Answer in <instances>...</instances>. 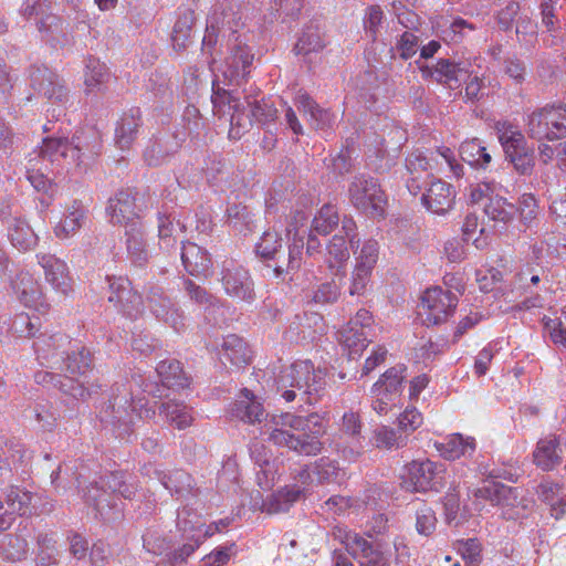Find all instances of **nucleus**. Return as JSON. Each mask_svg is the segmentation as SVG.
I'll use <instances>...</instances> for the list:
<instances>
[{
	"label": "nucleus",
	"mask_w": 566,
	"mask_h": 566,
	"mask_svg": "<svg viewBox=\"0 0 566 566\" xmlns=\"http://www.w3.org/2000/svg\"><path fill=\"white\" fill-rule=\"evenodd\" d=\"M348 239L346 234H335L327 244L326 262L334 274L338 275L349 259Z\"/></svg>",
	"instance_id": "obj_44"
},
{
	"label": "nucleus",
	"mask_w": 566,
	"mask_h": 566,
	"mask_svg": "<svg viewBox=\"0 0 566 566\" xmlns=\"http://www.w3.org/2000/svg\"><path fill=\"white\" fill-rule=\"evenodd\" d=\"M62 365H64V370L70 374L85 375L93 368V356L85 347L72 349L66 353Z\"/></svg>",
	"instance_id": "obj_49"
},
{
	"label": "nucleus",
	"mask_w": 566,
	"mask_h": 566,
	"mask_svg": "<svg viewBox=\"0 0 566 566\" xmlns=\"http://www.w3.org/2000/svg\"><path fill=\"white\" fill-rule=\"evenodd\" d=\"M186 515H190V510L185 506L178 512L177 525L182 531L187 542L168 555L167 562L169 566H181L185 564L188 557L195 553L206 538L213 534L210 527L203 530V524H200L199 521L191 524V522L186 518Z\"/></svg>",
	"instance_id": "obj_13"
},
{
	"label": "nucleus",
	"mask_w": 566,
	"mask_h": 566,
	"mask_svg": "<svg viewBox=\"0 0 566 566\" xmlns=\"http://www.w3.org/2000/svg\"><path fill=\"white\" fill-rule=\"evenodd\" d=\"M353 207L369 218H384L387 198L378 180L367 174L354 176L348 186Z\"/></svg>",
	"instance_id": "obj_5"
},
{
	"label": "nucleus",
	"mask_w": 566,
	"mask_h": 566,
	"mask_svg": "<svg viewBox=\"0 0 566 566\" xmlns=\"http://www.w3.org/2000/svg\"><path fill=\"white\" fill-rule=\"evenodd\" d=\"M126 248L130 261L138 266L147 262V251L145 249L144 232L142 223H132L126 228Z\"/></svg>",
	"instance_id": "obj_42"
},
{
	"label": "nucleus",
	"mask_w": 566,
	"mask_h": 566,
	"mask_svg": "<svg viewBox=\"0 0 566 566\" xmlns=\"http://www.w3.org/2000/svg\"><path fill=\"white\" fill-rule=\"evenodd\" d=\"M83 497L85 502L94 506L101 515L104 514L105 510H111L113 506L111 494L101 481L91 483L84 491Z\"/></svg>",
	"instance_id": "obj_56"
},
{
	"label": "nucleus",
	"mask_w": 566,
	"mask_h": 566,
	"mask_svg": "<svg viewBox=\"0 0 566 566\" xmlns=\"http://www.w3.org/2000/svg\"><path fill=\"white\" fill-rule=\"evenodd\" d=\"M436 448L444 459L455 460L462 455L472 454L475 450V440L454 433L448 436L443 442L436 443Z\"/></svg>",
	"instance_id": "obj_40"
},
{
	"label": "nucleus",
	"mask_w": 566,
	"mask_h": 566,
	"mask_svg": "<svg viewBox=\"0 0 566 566\" xmlns=\"http://www.w3.org/2000/svg\"><path fill=\"white\" fill-rule=\"evenodd\" d=\"M221 283L229 296L251 303L255 298L254 282L242 265L234 260H227L222 264Z\"/></svg>",
	"instance_id": "obj_15"
},
{
	"label": "nucleus",
	"mask_w": 566,
	"mask_h": 566,
	"mask_svg": "<svg viewBox=\"0 0 566 566\" xmlns=\"http://www.w3.org/2000/svg\"><path fill=\"white\" fill-rule=\"evenodd\" d=\"M431 159L427 158L420 151H413L406 158V168L410 176L421 177L426 175L431 177L430 170L432 169Z\"/></svg>",
	"instance_id": "obj_63"
},
{
	"label": "nucleus",
	"mask_w": 566,
	"mask_h": 566,
	"mask_svg": "<svg viewBox=\"0 0 566 566\" xmlns=\"http://www.w3.org/2000/svg\"><path fill=\"white\" fill-rule=\"evenodd\" d=\"M8 238L12 245L20 251H29L38 243V237L32 228L19 216L9 220Z\"/></svg>",
	"instance_id": "obj_38"
},
{
	"label": "nucleus",
	"mask_w": 566,
	"mask_h": 566,
	"mask_svg": "<svg viewBox=\"0 0 566 566\" xmlns=\"http://www.w3.org/2000/svg\"><path fill=\"white\" fill-rule=\"evenodd\" d=\"M436 512L428 505L422 504L416 511V530L420 535L430 536L437 527Z\"/></svg>",
	"instance_id": "obj_59"
},
{
	"label": "nucleus",
	"mask_w": 566,
	"mask_h": 566,
	"mask_svg": "<svg viewBox=\"0 0 566 566\" xmlns=\"http://www.w3.org/2000/svg\"><path fill=\"white\" fill-rule=\"evenodd\" d=\"M130 411L122 403V399L114 397L108 405L99 412L101 421L111 426L118 437L125 438L133 431V413L140 419H153L156 415L155 406L138 399L129 405Z\"/></svg>",
	"instance_id": "obj_9"
},
{
	"label": "nucleus",
	"mask_w": 566,
	"mask_h": 566,
	"mask_svg": "<svg viewBox=\"0 0 566 566\" xmlns=\"http://www.w3.org/2000/svg\"><path fill=\"white\" fill-rule=\"evenodd\" d=\"M109 78L107 66L95 57H90L86 61L84 84L86 93L95 90H101V86Z\"/></svg>",
	"instance_id": "obj_50"
},
{
	"label": "nucleus",
	"mask_w": 566,
	"mask_h": 566,
	"mask_svg": "<svg viewBox=\"0 0 566 566\" xmlns=\"http://www.w3.org/2000/svg\"><path fill=\"white\" fill-rule=\"evenodd\" d=\"M99 388V385L91 384L86 386L84 382L64 375L59 386L60 391L78 401H86L92 395L97 394Z\"/></svg>",
	"instance_id": "obj_54"
},
{
	"label": "nucleus",
	"mask_w": 566,
	"mask_h": 566,
	"mask_svg": "<svg viewBox=\"0 0 566 566\" xmlns=\"http://www.w3.org/2000/svg\"><path fill=\"white\" fill-rule=\"evenodd\" d=\"M454 199L455 190L453 186L441 179L432 180L421 197L423 206L437 214L447 213L453 207Z\"/></svg>",
	"instance_id": "obj_26"
},
{
	"label": "nucleus",
	"mask_w": 566,
	"mask_h": 566,
	"mask_svg": "<svg viewBox=\"0 0 566 566\" xmlns=\"http://www.w3.org/2000/svg\"><path fill=\"white\" fill-rule=\"evenodd\" d=\"M406 367L403 365H397L386 370L379 380L374 384L371 388L373 395H385L392 399H396L402 390V382Z\"/></svg>",
	"instance_id": "obj_37"
},
{
	"label": "nucleus",
	"mask_w": 566,
	"mask_h": 566,
	"mask_svg": "<svg viewBox=\"0 0 566 566\" xmlns=\"http://www.w3.org/2000/svg\"><path fill=\"white\" fill-rule=\"evenodd\" d=\"M39 157L48 158L51 163L60 158L70 159V163L81 167L85 164L86 154L83 151L80 137L73 136L70 142L66 137L59 136L43 138Z\"/></svg>",
	"instance_id": "obj_18"
},
{
	"label": "nucleus",
	"mask_w": 566,
	"mask_h": 566,
	"mask_svg": "<svg viewBox=\"0 0 566 566\" xmlns=\"http://www.w3.org/2000/svg\"><path fill=\"white\" fill-rule=\"evenodd\" d=\"M373 443L377 448L391 449L401 448L407 443V437L398 434L396 430L381 426L374 430Z\"/></svg>",
	"instance_id": "obj_58"
},
{
	"label": "nucleus",
	"mask_w": 566,
	"mask_h": 566,
	"mask_svg": "<svg viewBox=\"0 0 566 566\" xmlns=\"http://www.w3.org/2000/svg\"><path fill=\"white\" fill-rule=\"evenodd\" d=\"M244 103L249 107L253 120L261 125H266L276 118V108L264 97L258 99L249 94L244 96Z\"/></svg>",
	"instance_id": "obj_53"
},
{
	"label": "nucleus",
	"mask_w": 566,
	"mask_h": 566,
	"mask_svg": "<svg viewBox=\"0 0 566 566\" xmlns=\"http://www.w3.org/2000/svg\"><path fill=\"white\" fill-rule=\"evenodd\" d=\"M481 551V544L476 538H468L458 543V552L465 560L467 566L480 565L482 560Z\"/></svg>",
	"instance_id": "obj_62"
},
{
	"label": "nucleus",
	"mask_w": 566,
	"mask_h": 566,
	"mask_svg": "<svg viewBox=\"0 0 566 566\" xmlns=\"http://www.w3.org/2000/svg\"><path fill=\"white\" fill-rule=\"evenodd\" d=\"M332 536L345 546L347 553L358 562L359 566H390V558L382 551L380 543L369 542L359 533L340 525L333 527Z\"/></svg>",
	"instance_id": "obj_6"
},
{
	"label": "nucleus",
	"mask_w": 566,
	"mask_h": 566,
	"mask_svg": "<svg viewBox=\"0 0 566 566\" xmlns=\"http://www.w3.org/2000/svg\"><path fill=\"white\" fill-rule=\"evenodd\" d=\"M545 332L558 348L566 349V326L559 318L543 317Z\"/></svg>",
	"instance_id": "obj_61"
},
{
	"label": "nucleus",
	"mask_w": 566,
	"mask_h": 566,
	"mask_svg": "<svg viewBox=\"0 0 566 566\" xmlns=\"http://www.w3.org/2000/svg\"><path fill=\"white\" fill-rule=\"evenodd\" d=\"M557 0H541L539 13L542 25L549 33L543 39L546 46H559L564 41V31L556 9Z\"/></svg>",
	"instance_id": "obj_30"
},
{
	"label": "nucleus",
	"mask_w": 566,
	"mask_h": 566,
	"mask_svg": "<svg viewBox=\"0 0 566 566\" xmlns=\"http://www.w3.org/2000/svg\"><path fill=\"white\" fill-rule=\"evenodd\" d=\"M283 248L281 233L274 229H268L255 244V254L265 263L271 258H274Z\"/></svg>",
	"instance_id": "obj_51"
},
{
	"label": "nucleus",
	"mask_w": 566,
	"mask_h": 566,
	"mask_svg": "<svg viewBox=\"0 0 566 566\" xmlns=\"http://www.w3.org/2000/svg\"><path fill=\"white\" fill-rule=\"evenodd\" d=\"M12 289L20 302L27 307L44 306V298L38 281L28 272L19 273L12 280Z\"/></svg>",
	"instance_id": "obj_28"
},
{
	"label": "nucleus",
	"mask_w": 566,
	"mask_h": 566,
	"mask_svg": "<svg viewBox=\"0 0 566 566\" xmlns=\"http://www.w3.org/2000/svg\"><path fill=\"white\" fill-rule=\"evenodd\" d=\"M87 210L80 200L67 207L64 218L56 224L54 233L59 239L73 237L85 223Z\"/></svg>",
	"instance_id": "obj_34"
},
{
	"label": "nucleus",
	"mask_w": 566,
	"mask_h": 566,
	"mask_svg": "<svg viewBox=\"0 0 566 566\" xmlns=\"http://www.w3.org/2000/svg\"><path fill=\"white\" fill-rule=\"evenodd\" d=\"M297 108L308 114L313 125L318 129L331 127L334 118L333 115L322 108L308 94L300 93L296 97Z\"/></svg>",
	"instance_id": "obj_43"
},
{
	"label": "nucleus",
	"mask_w": 566,
	"mask_h": 566,
	"mask_svg": "<svg viewBox=\"0 0 566 566\" xmlns=\"http://www.w3.org/2000/svg\"><path fill=\"white\" fill-rule=\"evenodd\" d=\"M250 40L251 35L245 33L223 42L227 48L223 75L230 83L239 86L247 82L253 67L254 52L249 44Z\"/></svg>",
	"instance_id": "obj_8"
},
{
	"label": "nucleus",
	"mask_w": 566,
	"mask_h": 566,
	"mask_svg": "<svg viewBox=\"0 0 566 566\" xmlns=\"http://www.w3.org/2000/svg\"><path fill=\"white\" fill-rule=\"evenodd\" d=\"M473 496L490 501L502 507V516L505 520H518L524 517L528 502L518 497V490L500 482H491L473 490Z\"/></svg>",
	"instance_id": "obj_12"
},
{
	"label": "nucleus",
	"mask_w": 566,
	"mask_h": 566,
	"mask_svg": "<svg viewBox=\"0 0 566 566\" xmlns=\"http://www.w3.org/2000/svg\"><path fill=\"white\" fill-rule=\"evenodd\" d=\"M39 264L44 270L45 280L55 290L66 293L70 289L66 263L51 254H38Z\"/></svg>",
	"instance_id": "obj_32"
},
{
	"label": "nucleus",
	"mask_w": 566,
	"mask_h": 566,
	"mask_svg": "<svg viewBox=\"0 0 566 566\" xmlns=\"http://www.w3.org/2000/svg\"><path fill=\"white\" fill-rule=\"evenodd\" d=\"M158 410L159 416H164L170 424L175 426L179 430L186 429L193 421L192 409L184 402H163Z\"/></svg>",
	"instance_id": "obj_45"
},
{
	"label": "nucleus",
	"mask_w": 566,
	"mask_h": 566,
	"mask_svg": "<svg viewBox=\"0 0 566 566\" xmlns=\"http://www.w3.org/2000/svg\"><path fill=\"white\" fill-rule=\"evenodd\" d=\"M527 134L537 140L566 137V105L546 104L533 111L527 118Z\"/></svg>",
	"instance_id": "obj_7"
},
{
	"label": "nucleus",
	"mask_w": 566,
	"mask_h": 566,
	"mask_svg": "<svg viewBox=\"0 0 566 566\" xmlns=\"http://www.w3.org/2000/svg\"><path fill=\"white\" fill-rule=\"evenodd\" d=\"M325 433L322 418L317 413L307 417L293 413L274 416L264 431L268 441L301 455H316L323 449L321 438Z\"/></svg>",
	"instance_id": "obj_1"
},
{
	"label": "nucleus",
	"mask_w": 566,
	"mask_h": 566,
	"mask_svg": "<svg viewBox=\"0 0 566 566\" xmlns=\"http://www.w3.org/2000/svg\"><path fill=\"white\" fill-rule=\"evenodd\" d=\"M325 45L322 24L317 20H313L304 27L294 51L298 55H308L322 51Z\"/></svg>",
	"instance_id": "obj_36"
},
{
	"label": "nucleus",
	"mask_w": 566,
	"mask_h": 566,
	"mask_svg": "<svg viewBox=\"0 0 566 566\" xmlns=\"http://www.w3.org/2000/svg\"><path fill=\"white\" fill-rule=\"evenodd\" d=\"M33 497L32 492L19 486L6 489L0 494V531L8 530L15 516L31 513Z\"/></svg>",
	"instance_id": "obj_16"
},
{
	"label": "nucleus",
	"mask_w": 566,
	"mask_h": 566,
	"mask_svg": "<svg viewBox=\"0 0 566 566\" xmlns=\"http://www.w3.org/2000/svg\"><path fill=\"white\" fill-rule=\"evenodd\" d=\"M212 103L214 108L227 104L229 111H232L229 130L230 138L239 139L244 132L252 127L253 118L251 113H244L245 103L241 102L240 97L233 95L232 92L221 88L214 90Z\"/></svg>",
	"instance_id": "obj_19"
},
{
	"label": "nucleus",
	"mask_w": 566,
	"mask_h": 566,
	"mask_svg": "<svg viewBox=\"0 0 566 566\" xmlns=\"http://www.w3.org/2000/svg\"><path fill=\"white\" fill-rule=\"evenodd\" d=\"M181 261L185 270L193 276H206L212 266V261L207 250L192 242L182 244Z\"/></svg>",
	"instance_id": "obj_31"
},
{
	"label": "nucleus",
	"mask_w": 566,
	"mask_h": 566,
	"mask_svg": "<svg viewBox=\"0 0 566 566\" xmlns=\"http://www.w3.org/2000/svg\"><path fill=\"white\" fill-rule=\"evenodd\" d=\"M446 468L431 460L412 461L406 465L401 486L409 492H439L447 483Z\"/></svg>",
	"instance_id": "obj_11"
},
{
	"label": "nucleus",
	"mask_w": 566,
	"mask_h": 566,
	"mask_svg": "<svg viewBox=\"0 0 566 566\" xmlns=\"http://www.w3.org/2000/svg\"><path fill=\"white\" fill-rule=\"evenodd\" d=\"M67 345L70 339L64 334H41L34 340L33 348L41 365L60 369L67 353L65 350Z\"/></svg>",
	"instance_id": "obj_23"
},
{
	"label": "nucleus",
	"mask_w": 566,
	"mask_h": 566,
	"mask_svg": "<svg viewBox=\"0 0 566 566\" xmlns=\"http://www.w3.org/2000/svg\"><path fill=\"white\" fill-rule=\"evenodd\" d=\"M107 212L114 224L130 227L132 223H140L139 209L132 189H122L108 199Z\"/></svg>",
	"instance_id": "obj_24"
},
{
	"label": "nucleus",
	"mask_w": 566,
	"mask_h": 566,
	"mask_svg": "<svg viewBox=\"0 0 566 566\" xmlns=\"http://www.w3.org/2000/svg\"><path fill=\"white\" fill-rule=\"evenodd\" d=\"M156 371L161 379V382L167 388H185L189 386V377L184 371L180 361L176 359L161 360Z\"/></svg>",
	"instance_id": "obj_41"
},
{
	"label": "nucleus",
	"mask_w": 566,
	"mask_h": 566,
	"mask_svg": "<svg viewBox=\"0 0 566 566\" xmlns=\"http://www.w3.org/2000/svg\"><path fill=\"white\" fill-rule=\"evenodd\" d=\"M326 371L315 367L311 360H297L281 371L276 378V391L285 401L298 398L301 402L313 405L326 388Z\"/></svg>",
	"instance_id": "obj_2"
},
{
	"label": "nucleus",
	"mask_w": 566,
	"mask_h": 566,
	"mask_svg": "<svg viewBox=\"0 0 566 566\" xmlns=\"http://www.w3.org/2000/svg\"><path fill=\"white\" fill-rule=\"evenodd\" d=\"M339 221L340 219L336 207L331 203H326L317 211L312 221L311 228L313 229V232L321 235H327L335 230Z\"/></svg>",
	"instance_id": "obj_52"
},
{
	"label": "nucleus",
	"mask_w": 566,
	"mask_h": 566,
	"mask_svg": "<svg viewBox=\"0 0 566 566\" xmlns=\"http://www.w3.org/2000/svg\"><path fill=\"white\" fill-rule=\"evenodd\" d=\"M307 475L319 484L337 482L340 475L338 463L329 458H321Z\"/></svg>",
	"instance_id": "obj_55"
},
{
	"label": "nucleus",
	"mask_w": 566,
	"mask_h": 566,
	"mask_svg": "<svg viewBox=\"0 0 566 566\" xmlns=\"http://www.w3.org/2000/svg\"><path fill=\"white\" fill-rule=\"evenodd\" d=\"M156 475L165 489H167L171 495L176 496L177 500L197 497L200 493L195 479L182 469L168 472L156 471Z\"/></svg>",
	"instance_id": "obj_25"
},
{
	"label": "nucleus",
	"mask_w": 566,
	"mask_h": 566,
	"mask_svg": "<svg viewBox=\"0 0 566 566\" xmlns=\"http://www.w3.org/2000/svg\"><path fill=\"white\" fill-rule=\"evenodd\" d=\"M142 124V112L138 107H133L125 112L117 122L115 129V144L117 147L128 149L136 140Z\"/></svg>",
	"instance_id": "obj_29"
},
{
	"label": "nucleus",
	"mask_w": 566,
	"mask_h": 566,
	"mask_svg": "<svg viewBox=\"0 0 566 566\" xmlns=\"http://www.w3.org/2000/svg\"><path fill=\"white\" fill-rule=\"evenodd\" d=\"M342 232L346 234L348 244L354 255H356V265H365V269L373 271L378 260V242L374 239H368L359 249L360 239L357 233V224L353 217L345 216L343 218Z\"/></svg>",
	"instance_id": "obj_21"
},
{
	"label": "nucleus",
	"mask_w": 566,
	"mask_h": 566,
	"mask_svg": "<svg viewBox=\"0 0 566 566\" xmlns=\"http://www.w3.org/2000/svg\"><path fill=\"white\" fill-rule=\"evenodd\" d=\"M516 36L521 44L533 45L537 40V25L528 17H521L516 25Z\"/></svg>",
	"instance_id": "obj_64"
},
{
	"label": "nucleus",
	"mask_w": 566,
	"mask_h": 566,
	"mask_svg": "<svg viewBox=\"0 0 566 566\" xmlns=\"http://www.w3.org/2000/svg\"><path fill=\"white\" fill-rule=\"evenodd\" d=\"M304 239L297 233L294 234L292 242L286 248L279 251L274 258L268 260L264 264L276 279H283L286 274L297 271L302 265V251Z\"/></svg>",
	"instance_id": "obj_22"
},
{
	"label": "nucleus",
	"mask_w": 566,
	"mask_h": 566,
	"mask_svg": "<svg viewBox=\"0 0 566 566\" xmlns=\"http://www.w3.org/2000/svg\"><path fill=\"white\" fill-rule=\"evenodd\" d=\"M483 210L490 220L507 224L514 219L517 212V207L507 201L506 198L495 196L489 198V202L484 205Z\"/></svg>",
	"instance_id": "obj_47"
},
{
	"label": "nucleus",
	"mask_w": 566,
	"mask_h": 566,
	"mask_svg": "<svg viewBox=\"0 0 566 566\" xmlns=\"http://www.w3.org/2000/svg\"><path fill=\"white\" fill-rule=\"evenodd\" d=\"M196 20V13L191 9H186L178 14L171 31V44L176 52L186 51L192 43V30Z\"/></svg>",
	"instance_id": "obj_33"
},
{
	"label": "nucleus",
	"mask_w": 566,
	"mask_h": 566,
	"mask_svg": "<svg viewBox=\"0 0 566 566\" xmlns=\"http://www.w3.org/2000/svg\"><path fill=\"white\" fill-rule=\"evenodd\" d=\"M223 356L234 366L248 365L251 360V350L248 344L238 335L231 334L223 338Z\"/></svg>",
	"instance_id": "obj_46"
},
{
	"label": "nucleus",
	"mask_w": 566,
	"mask_h": 566,
	"mask_svg": "<svg viewBox=\"0 0 566 566\" xmlns=\"http://www.w3.org/2000/svg\"><path fill=\"white\" fill-rule=\"evenodd\" d=\"M471 63L468 61H454L451 59H439L433 65L419 66L422 76L430 78L450 88L459 87L465 81L470 72Z\"/></svg>",
	"instance_id": "obj_17"
},
{
	"label": "nucleus",
	"mask_w": 566,
	"mask_h": 566,
	"mask_svg": "<svg viewBox=\"0 0 566 566\" xmlns=\"http://www.w3.org/2000/svg\"><path fill=\"white\" fill-rule=\"evenodd\" d=\"M147 301L151 313L158 319L171 326L176 332L185 329L186 316L184 312L167 295H165L161 287H151L148 292Z\"/></svg>",
	"instance_id": "obj_20"
},
{
	"label": "nucleus",
	"mask_w": 566,
	"mask_h": 566,
	"mask_svg": "<svg viewBox=\"0 0 566 566\" xmlns=\"http://www.w3.org/2000/svg\"><path fill=\"white\" fill-rule=\"evenodd\" d=\"M340 296V287L335 281L319 284L312 295L315 304L327 305L335 303Z\"/></svg>",
	"instance_id": "obj_60"
},
{
	"label": "nucleus",
	"mask_w": 566,
	"mask_h": 566,
	"mask_svg": "<svg viewBox=\"0 0 566 566\" xmlns=\"http://www.w3.org/2000/svg\"><path fill=\"white\" fill-rule=\"evenodd\" d=\"M458 304V296L440 286L428 289L421 300L420 315L426 325H438L452 315Z\"/></svg>",
	"instance_id": "obj_14"
},
{
	"label": "nucleus",
	"mask_w": 566,
	"mask_h": 566,
	"mask_svg": "<svg viewBox=\"0 0 566 566\" xmlns=\"http://www.w3.org/2000/svg\"><path fill=\"white\" fill-rule=\"evenodd\" d=\"M182 140L176 134H160L149 142L144 150V160L148 166L157 167L164 164L181 147Z\"/></svg>",
	"instance_id": "obj_27"
},
{
	"label": "nucleus",
	"mask_w": 566,
	"mask_h": 566,
	"mask_svg": "<svg viewBox=\"0 0 566 566\" xmlns=\"http://www.w3.org/2000/svg\"><path fill=\"white\" fill-rule=\"evenodd\" d=\"M241 394V399L235 400L232 405V416L249 423L260 422L264 413L263 406L255 400L249 389L244 388Z\"/></svg>",
	"instance_id": "obj_39"
},
{
	"label": "nucleus",
	"mask_w": 566,
	"mask_h": 566,
	"mask_svg": "<svg viewBox=\"0 0 566 566\" xmlns=\"http://www.w3.org/2000/svg\"><path fill=\"white\" fill-rule=\"evenodd\" d=\"M505 159L522 176H530L535 166L534 149L527 145L525 136L514 125L499 122L495 126Z\"/></svg>",
	"instance_id": "obj_4"
},
{
	"label": "nucleus",
	"mask_w": 566,
	"mask_h": 566,
	"mask_svg": "<svg viewBox=\"0 0 566 566\" xmlns=\"http://www.w3.org/2000/svg\"><path fill=\"white\" fill-rule=\"evenodd\" d=\"M31 87L41 96L45 97L56 107L48 109V114L53 118H59L69 101V88L64 80L49 67L32 66L30 72Z\"/></svg>",
	"instance_id": "obj_10"
},
{
	"label": "nucleus",
	"mask_w": 566,
	"mask_h": 566,
	"mask_svg": "<svg viewBox=\"0 0 566 566\" xmlns=\"http://www.w3.org/2000/svg\"><path fill=\"white\" fill-rule=\"evenodd\" d=\"M339 343L348 349L349 357L359 355L367 346L368 333L364 328H354L350 325H346L338 332Z\"/></svg>",
	"instance_id": "obj_48"
},
{
	"label": "nucleus",
	"mask_w": 566,
	"mask_h": 566,
	"mask_svg": "<svg viewBox=\"0 0 566 566\" xmlns=\"http://www.w3.org/2000/svg\"><path fill=\"white\" fill-rule=\"evenodd\" d=\"M228 220L232 227L239 231H252L253 228V219L251 211L248 207L242 205L233 203L227 209Z\"/></svg>",
	"instance_id": "obj_57"
},
{
	"label": "nucleus",
	"mask_w": 566,
	"mask_h": 566,
	"mask_svg": "<svg viewBox=\"0 0 566 566\" xmlns=\"http://www.w3.org/2000/svg\"><path fill=\"white\" fill-rule=\"evenodd\" d=\"M242 0H218L207 19L206 32L202 39V51L209 54L211 62L216 61L213 51L217 45L235 35H243L244 24L241 14Z\"/></svg>",
	"instance_id": "obj_3"
},
{
	"label": "nucleus",
	"mask_w": 566,
	"mask_h": 566,
	"mask_svg": "<svg viewBox=\"0 0 566 566\" xmlns=\"http://www.w3.org/2000/svg\"><path fill=\"white\" fill-rule=\"evenodd\" d=\"M562 450L556 436H548L537 442L533 453L535 464L544 471L553 470L562 463Z\"/></svg>",
	"instance_id": "obj_35"
}]
</instances>
